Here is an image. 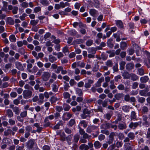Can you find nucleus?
Segmentation results:
<instances>
[{
	"label": "nucleus",
	"instance_id": "obj_1",
	"mask_svg": "<svg viewBox=\"0 0 150 150\" xmlns=\"http://www.w3.org/2000/svg\"><path fill=\"white\" fill-rule=\"evenodd\" d=\"M23 94L24 98L28 99L31 97L32 95V93L30 91L25 90L23 91Z\"/></svg>",
	"mask_w": 150,
	"mask_h": 150
},
{
	"label": "nucleus",
	"instance_id": "obj_2",
	"mask_svg": "<svg viewBox=\"0 0 150 150\" xmlns=\"http://www.w3.org/2000/svg\"><path fill=\"white\" fill-rule=\"evenodd\" d=\"M90 112L86 109H84L83 111V113L81 115V117L83 119H85L88 117Z\"/></svg>",
	"mask_w": 150,
	"mask_h": 150
},
{
	"label": "nucleus",
	"instance_id": "obj_3",
	"mask_svg": "<svg viewBox=\"0 0 150 150\" xmlns=\"http://www.w3.org/2000/svg\"><path fill=\"white\" fill-rule=\"evenodd\" d=\"M141 122H132L129 124V128L134 129H135L138 125H141Z\"/></svg>",
	"mask_w": 150,
	"mask_h": 150
},
{
	"label": "nucleus",
	"instance_id": "obj_4",
	"mask_svg": "<svg viewBox=\"0 0 150 150\" xmlns=\"http://www.w3.org/2000/svg\"><path fill=\"white\" fill-rule=\"evenodd\" d=\"M98 128V127L94 125L89 126L87 128L86 132L88 133H90L93 130L95 129H96Z\"/></svg>",
	"mask_w": 150,
	"mask_h": 150
},
{
	"label": "nucleus",
	"instance_id": "obj_5",
	"mask_svg": "<svg viewBox=\"0 0 150 150\" xmlns=\"http://www.w3.org/2000/svg\"><path fill=\"white\" fill-rule=\"evenodd\" d=\"M93 81L92 80L88 79L86 80L85 84V86L86 88H89L91 86V84L93 83Z\"/></svg>",
	"mask_w": 150,
	"mask_h": 150
},
{
	"label": "nucleus",
	"instance_id": "obj_6",
	"mask_svg": "<svg viewBox=\"0 0 150 150\" xmlns=\"http://www.w3.org/2000/svg\"><path fill=\"white\" fill-rule=\"evenodd\" d=\"M104 80V78L103 77L100 78L98 80L97 82L95 83V85L96 87H99L101 86V83Z\"/></svg>",
	"mask_w": 150,
	"mask_h": 150
},
{
	"label": "nucleus",
	"instance_id": "obj_7",
	"mask_svg": "<svg viewBox=\"0 0 150 150\" xmlns=\"http://www.w3.org/2000/svg\"><path fill=\"white\" fill-rule=\"evenodd\" d=\"M15 65L16 67L18 69L20 70H23V68L21 64L18 62H15Z\"/></svg>",
	"mask_w": 150,
	"mask_h": 150
},
{
	"label": "nucleus",
	"instance_id": "obj_8",
	"mask_svg": "<svg viewBox=\"0 0 150 150\" xmlns=\"http://www.w3.org/2000/svg\"><path fill=\"white\" fill-rule=\"evenodd\" d=\"M50 76V75L49 73L44 72L42 76L43 79L45 81H47Z\"/></svg>",
	"mask_w": 150,
	"mask_h": 150
},
{
	"label": "nucleus",
	"instance_id": "obj_9",
	"mask_svg": "<svg viewBox=\"0 0 150 150\" xmlns=\"http://www.w3.org/2000/svg\"><path fill=\"white\" fill-rule=\"evenodd\" d=\"M49 59L50 62L53 63L57 60V58L52 55H50L49 56Z\"/></svg>",
	"mask_w": 150,
	"mask_h": 150
},
{
	"label": "nucleus",
	"instance_id": "obj_10",
	"mask_svg": "<svg viewBox=\"0 0 150 150\" xmlns=\"http://www.w3.org/2000/svg\"><path fill=\"white\" fill-rule=\"evenodd\" d=\"M149 78L148 76H145L140 78V81L142 83H145L148 80Z\"/></svg>",
	"mask_w": 150,
	"mask_h": 150
},
{
	"label": "nucleus",
	"instance_id": "obj_11",
	"mask_svg": "<svg viewBox=\"0 0 150 150\" xmlns=\"http://www.w3.org/2000/svg\"><path fill=\"white\" fill-rule=\"evenodd\" d=\"M79 148L81 150H87L89 149V147L87 145L82 144L80 145Z\"/></svg>",
	"mask_w": 150,
	"mask_h": 150
},
{
	"label": "nucleus",
	"instance_id": "obj_12",
	"mask_svg": "<svg viewBox=\"0 0 150 150\" xmlns=\"http://www.w3.org/2000/svg\"><path fill=\"white\" fill-rule=\"evenodd\" d=\"M149 91V89L148 88L146 89V90H142L140 91V94L141 96H146V92Z\"/></svg>",
	"mask_w": 150,
	"mask_h": 150
},
{
	"label": "nucleus",
	"instance_id": "obj_13",
	"mask_svg": "<svg viewBox=\"0 0 150 150\" xmlns=\"http://www.w3.org/2000/svg\"><path fill=\"white\" fill-rule=\"evenodd\" d=\"M97 11L93 9H91L89 11V13L91 16L93 17H95L97 13Z\"/></svg>",
	"mask_w": 150,
	"mask_h": 150
},
{
	"label": "nucleus",
	"instance_id": "obj_14",
	"mask_svg": "<svg viewBox=\"0 0 150 150\" xmlns=\"http://www.w3.org/2000/svg\"><path fill=\"white\" fill-rule=\"evenodd\" d=\"M95 147L96 149H99L101 146V144L98 141H96L94 143Z\"/></svg>",
	"mask_w": 150,
	"mask_h": 150
},
{
	"label": "nucleus",
	"instance_id": "obj_15",
	"mask_svg": "<svg viewBox=\"0 0 150 150\" xmlns=\"http://www.w3.org/2000/svg\"><path fill=\"white\" fill-rule=\"evenodd\" d=\"M110 127V124L109 123H106L103 124L101 127V128L104 129H108Z\"/></svg>",
	"mask_w": 150,
	"mask_h": 150
},
{
	"label": "nucleus",
	"instance_id": "obj_16",
	"mask_svg": "<svg viewBox=\"0 0 150 150\" xmlns=\"http://www.w3.org/2000/svg\"><path fill=\"white\" fill-rule=\"evenodd\" d=\"M118 127L119 129H123L126 128V126L125 123H119Z\"/></svg>",
	"mask_w": 150,
	"mask_h": 150
},
{
	"label": "nucleus",
	"instance_id": "obj_17",
	"mask_svg": "<svg viewBox=\"0 0 150 150\" xmlns=\"http://www.w3.org/2000/svg\"><path fill=\"white\" fill-rule=\"evenodd\" d=\"M63 122L62 121H60L58 122V123L54 126V128L55 129H59L60 125H62Z\"/></svg>",
	"mask_w": 150,
	"mask_h": 150
},
{
	"label": "nucleus",
	"instance_id": "obj_18",
	"mask_svg": "<svg viewBox=\"0 0 150 150\" xmlns=\"http://www.w3.org/2000/svg\"><path fill=\"white\" fill-rule=\"evenodd\" d=\"M9 40L10 41L12 42H15L16 41V38L15 36L13 35H12L10 36Z\"/></svg>",
	"mask_w": 150,
	"mask_h": 150
},
{
	"label": "nucleus",
	"instance_id": "obj_19",
	"mask_svg": "<svg viewBox=\"0 0 150 150\" xmlns=\"http://www.w3.org/2000/svg\"><path fill=\"white\" fill-rule=\"evenodd\" d=\"M84 42V41L83 39H77L74 40V44H78L83 43Z\"/></svg>",
	"mask_w": 150,
	"mask_h": 150
},
{
	"label": "nucleus",
	"instance_id": "obj_20",
	"mask_svg": "<svg viewBox=\"0 0 150 150\" xmlns=\"http://www.w3.org/2000/svg\"><path fill=\"white\" fill-rule=\"evenodd\" d=\"M63 107L64 110L65 111H68L70 108V106L67 104L64 103L63 105Z\"/></svg>",
	"mask_w": 150,
	"mask_h": 150
},
{
	"label": "nucleus",
	"instance_id": "obj_21",
	"mask_svg": "<svg viewBox=\"0 0 150 150\" xmlns=\"http://www.w3.org/2000/svg\"><path fill=\"white\" fill-rule=\"evenodd\" d=\"M131 119L135 120H136V113L134 111H132L131 112Z\"/></svg>",
	"mask_w": 150,
	"mask_h": 150
},
{
	"label": "nucleus",
	"instance_id": "obj_22",
	"mask_svg": "<svg viewBox=\"0 0 150 150\" xmlns=\"http://www.w3.org/2000/svg\"><path fill=\"white\" fill-rule=\"evenodd\" d=\"M122 109L124 112H129V106L127 105L123 106L122 108Z\"/></svg>",
	"mask_w": 150,
	"mask_h": 150
},
{
	"label": "nucleus",
	"instance_id": "obj_23",
	"mask_svg": "<svg viewBox=\"0 0 150 150\" xmlns=\"http://www.w3.org/2000/svg\"><path fill=\"white\" fill-rule=\"evenodd\" d=\"M40 2L44 6H47L49 4V2L47 0H40Z\"/></svg>",
	"mask_w": 150,
	"mask_h": 150
},
{
	"label": "nucleus",
	"instance_id": "obj_24",
	"mask_svg": "<svg viewBox=\"0 0 150 150\" xmlns=\"http://www.w3.org/2000/svg\"><path fill=\"white\" fill-rule=\"evenodd\" d=\"M125 64V62L123 61H121L120 63V69L121 70H122L124 68V67Z\"/></svg>",
	"mask_w": 150,
	"mask_h": 150
},
{
	"label": "nucleus",
	"instance_id": "obj_25",
	"mask_svg": "<svg viewBox=\"0 0 150 150\" xmlns=\"http://www.w3.org/2000/svg\"><path fill=\"white\" fill-rule=\"evenodd\" d=\"M116 24L117 25L119 28H122L123 27L122 23L120 21H117L116 22Z\"/></svg>",
	"mask_w": 150,
	"mask_h": 150
},
{
	"label": "nucleus",
	"instance_id": "obj_26",
	"mask_svg": "<svg viewBox=\"0 0 150 150\" xmlns=\"http://www.w3.org/2000/svg\"><path fill=\"white\" fill-rule=\"evenodd\" d=\"M62 69V66L57 67L56 69L54 70V71L55 73L57 74H59L60 73V71H61V70Z\"/></svg>",
	"mask_w": 150,
	"mask_h": 150
},
{
	"label": "nucleus",
	"instance_id": "obj_27",
	"mask_svg": "<svg viewBox=\"0 0 150 150\" xmlns=\"http://www.w3.org/2000/svg\"><path fill=\"white\" fill-rule=\"evenodd\" d=\"M96 49L95 48L92 47L88 49V52L92 54H95L96 53Z\"/></svg>",
	"mask_w": 150,
	"mask_h": 150
},
{
	"label": "nucleus",
	"instance_id": "obj_28",
	"mask_svg": "<svg viewBox=\"0 0 150 150\" xmlns=\"http://www.w3.org/2000/svg\"><path fill=\"white\" fill-rule=\"evenodd\" d=\"M7 113L8 116L9 117H11L13 116V114L12 110L10 109H8L7 110Z\"/></svg>",
	"mask_w": 150,
	"mask_h": 150
},
{
	"label": "nucleus",
	"instance_id": "obj_29",
	"mask_svg": "<svg viewBox=\"0 0 150 150\" xmlns=\"http://www.w3.org/2000/svg\"><path fill=\"white\" fill-rule=\"evenodd\" d=\"M54 118V116L53 115H50L48 117H46L45 119V122H46L48 121L49 119L52 120Z\"/></svg>",
	"mask_w": 150,
	"mask_h": 150
},
{
	"label": "nucleus",
	"instance_id": "obj_30",
	"mask_svg": "<svg viewBox=\"0 0 150 150\" xmlns=\"http://www.w3.org/2000/svg\"><path fill=\"white\" fill-rule=\"evenodd\" d=\"M69 33L71 35H76V31L74 29H71L69 31Z\"/></svg>",
	"mask_w": 150,
	"mask_h": 150
},
{
	"label": "nucleus",
	"instance_id": "obj_31",
	"mask_svg": "<svg viewBox=\"0 0 150 150\" xmlns=\"http://www.w3.org/2000/svg\"><path fill=\"white\" fill-rule=\"evenodd\" d=\"M127 44L125 42H121L120 44V47L123 50L126 47Z\"/></svg>",
	"mask_w": 150,
	"mask_h": 150
},
{
	"label": "nucleus",
	"instance_id": "obj_32",
	"mask_svg": "<svg viewBox=\"0 0 150 150\" xmlns=\"http://www.w3.org/2000/svg\"><path fill=\"white\" fill-rule=\"evenodd\" d=\"M133 67V65L131 63L127 64L126 65V68L127 70H130L132 69Z\"/></svg>",
	"mask_w": 150,
	"mask_h": 150
},
{
	"label": "nucleus",
	"instance_id": "obj_33",
	"mask_svg": "<svg viewBox=\"0 0 150 150\" xmlns=\"http://www.w3.org/2000/svg\"><path fill=\"white\" fill-rule=\"evenodd\" d=\"M64 97L65 99L69 98L70 97V95L67 92H64L63 93Z\"/></svg>",
	"mask_w": 150,
	"mask_h": 150
},
{
	"label": "nucleus",
	"instance_id": "obj_34",
	"mask_svg": "<svg viewBox=\"0 0 150 150\" xmlns=\"http://www.w3.org/2000/svg\"><path fill=\"white\" fill-rule=\"evenodd\" d=\"M80 136L78 134H76L74 136V140L75 142H77L79 139Z\"/></svg>",
	"mask_w": 150,
	"mask_h": 150
},
{
	"label": "nucleus",
	"instance_id": "obj_35",
	"mask_svg": "<svg viewBox=\"0 0 150 150\" xmlns=\"http://www.w3.org/2000/svg\"><path fill=\"white\" fill-rule=\"evenodd\" d=\"M34 142V139H30L29 141L28 145L30 148H32L33 146Z\"/></svg>",
	"mask_w": 150,
	"mask_h": 150
},
{
	"label": "nucleus",
	"instance_id": "obj_36",
	"mask_svg": "<svg viewBox=\"0 0 150 150\" xmlns=\"http://www.w3.org/2000/svg\"><path fill=\"white\" fill-rule=\"evenodd\" d=\"M131 79L133 81H136L138 79V77L137 75L133 74L131 76Z\"/></svg>",
	"mask_w": 150,
	"mask_h": 150
},
{
	"label": "nucleus",
	"instance_id": "obj_37",
	"mask_svg": "<svg viewBox=\"0 0 150 150\" xmlns=\"http://www.w3.org/2000/svg\"><path fill=\"white\" fill-rule=\"evenodd\" d=\"M76 93L79 96H81L82 95V92L81 89L79 88H76Z\"/></svg>",
	"mask_w": 150,
	"mask_h": 150
},
{
	"label": "nucleus",
	"instance_id": "obj_38",
	"mask_svg": "<svg viewBox=\"0 0 150 150\" xmlns=\"http://www.w3.org/2000/svg\"><path fill=\"white\" fill-rule=\"evenodd\" d=\"M80 124L81 126H83L84 127H86L87 126V124L86 122L84 120H82L80 121Z\"/></svg>",
	"mask_w": 150,
	"mask_h": 150
},
{
	"label": "nucleus",
	"instance_id": "obj_39",
	"mask_svg": "<svg viewBox=\"0 0 150 150\" xmlns=\"http://www.w3.org/2000/svg\"><path fill=\"white\" fill-rule=\"evenodd\" d=\"M113 36L115 38H116V41L119 42L120 41L121 39L119 36L116 33H114L113 34Z\"/></svg>",
	"mask_w": 150,
	"mask_h": 150
},
{
	"label": "nucleus",
	"instance_id": "obj_40",
	"mask_svg": "<svg viewBox=\"0 0 150 150\" xmlns=\"http://www.w3.org/2000/svg\"><path fill=\"white\" fill-rule=\"evenodd\" d=\"M128 136L131 139H133L135 137L134 133L132 132H129V133L128 134Z\"/></svg>",
	"mask_w": 150,
	"mask_h": 150
},
{
	"label": "nucleus",
	"instance_id": "obj_41",
	"mask_svg": "<svg viewBox=\"0 0 150 150\" xmlns=\"http://www.w3.org/2000/svg\"><path fill=\"white\" fill-rule=\"evenodd\" d=\"M38 22V20H31L30 21V24L34 26L36 25Z\"/></svg>",
	"mask_w": 150,
	"mask_h": 150
},
{
	"label": "nucleus",
	"instance_id": "obj_42",
	"mask_svg": "<svg viewBox=\"0 0 150 150\" xmlns=\"http://www.w3.org/2000/svg\"><path fill=\"white\" fill-rule=\"evenodd\" d=\"M27 16V15L25 13H23L21 16L19 18L22 21L25 20V18Z\"/></svg>",
	"mask_w": 150,
	"mask_h": 150
},
{
	"label": "nucleus",
	"instance_id": "obj_43",
	"mask_svg": "<svg viewBox=\"0 0 150 150\" xmlns=\"http://www.w3.org/2000/svg\"><path fill=\"white\" fill-rule=\"evenodd\" d=\"M52 91L54 92H56L58 90V87L55 84H53L52 86Z\"/></svg>",
	"mask_w": 150,
	"mask_h": 150
},
{
	"label": "nucleus",
	"instance_id": "obj_44",
	"mask_svg": "<svg viewBox=\"0 0 150 150\" xmlns=\"http://www.w3.org/2000/svg\"><path fill=\"white\" fill-rule=\"evenodd\" d=\"M138 72L140 76L143 75L144 74V71L142 68H140L138 69Z\"/></svg>",
	"mask_w": 150,
	"mask_h": 150
},
{
	"label": "nucleus",
	"instance_id": "obj_45",
	"mask_svg": "<svg viewBox=\"0 0 150 150\" xmlns=\"http://www.w3.org/2000/svg\"><path fill=\"white\" fill-rule=\"evenodd\" d=\"M62 51L66 55L68 54L69 53L68 48L66 47H64L63 48Z\"/></svg>",
	"mask_w": 150,
	"mask_h": 150
},
{
	"label": "nucleus",
	"instance_id": "obj_46",
	"mask_svg": "<svg viewBox=\"0 0 150 150\" xmlns=\"http://www.w3.org/2000/svg\"><path fill=\"white\" fill-rule=\"evenodd\" d=\"M21 6L23 8H26L28 6V3L24 2H23L21 3Z\"/></svg>",
	"mask_w": 150,
	"mask_h": 150
},
{
	"label": "nucleus",
	"instance_id": "obj_47",
	"mask_svg": "<svg viewBox=\"0 0 150 150\" xmlns=\"http://www.w3.org/2000/svg\"><path fill=\"white\" fill-rule=\"evenodd\" d=\"M13 111L15 112L16 114L18 115L19 113V110L18 108L17 107H14L13 109Z\"/></svg>",
	"mask_w": 150,
	"mask_h": 150
},
{
	"label": "nucleus",
	"instance_id": "obj_48",
	"mask_svg": "<svg viewBox=\"0 0 150 150\" xmlns=\"http://www.w3.org/2000/svg\"><path fill=\"white\" fill-rule=\"evenodd\" d=\"M112 41V39L111 38H110L107 41L108 44V46L111 47H113V45L112 44H111V42Z\"/></svg>",
	"mask_w": 150,
	"mask_h": 150
},
{
	"label": "nucleus",
	"instance_id": "obj_49",
	"mask_svg": "<svg viewBox=\"0 0 150 150\" xmlns=\"http://www.w3.org/2000/svg\"><path fill=\"white\" fill-rule=\"evenodd\" d=\"M8 122L10 125H14L15 124V121L11 118L8 120Z\"/></svg>",
	"mask_w": 150,
	"mask_h": 150
},
{
	"label": "nucleus",
	"instance_id": "obj_50",
	"mask_svg": "<svg viewBox=\"0 0 150 150\" xmlns=\"http://www.w3.org/2000/svg\"><path fill=\"white\" fill-rule=\"evenodd\" d=\"M51 34L50 33L48 32L46 33L44 35V38L45 40L48 39L50 36Z\"/></svg>",
	"mask_w": 150,
	"mask_h": 150
},
{
	"label": "nucleus",
	"instance_id": "obj_51",
	"mask_svg": "<svg viewBox=\"0 0 150 150\" xmlns=\"http://www.w3.org/2000/svg\"><path fill=\"white\" fill-rule=\"evenodd\" d=\"M15 90L17 91L18 93L19 94H21L23 91V89L21 88H16Z\"/></svg>",
	"mask_w": 150,
	"mask_h": 150
},
{
	"label": "nucleus",
	"instance_id": "obj_52",
	"mask_svg": "<svg viewBox=\"0 0 150 150\" xmlns=\"http://www.w3.org/2000/svg\"><path fill=\"white\" fill-rule=\"evenodd\" d=\"M27 63H28L27 65V69L29 72H31V71L30 69L32 67L33 65L30 63H29L28 62H27Z\"/></svg>",
	"mask_w": 150,
	"mask_h": 150
},
{
	"label": "nucleus",
	"instance_id": "obj_53",
	"mask_svg": "<svg viewBox=\"0 0 150 150\" xmlns=\"http://www.w3.org/2000/svg\"><path fill=\"white\" fill-rule=\"evenodd\" d=\"M25 129L27 132H29L32 130V127L29 125H28L25 127Z\"/></svg>",
	"mask_w": 150,
	"mask_h": 150
},
{
	"label": "nucleus",
	"instance_id": "obj_54",
	"mask_svg": "<svg viewBox=\"0 0 150 150\" xmlns=\"http://www.w3.org/2000/svg\"><path fill=\"white\" fill-rule=\"evenodd\" d=\"M69 87V86L68 83H65L64 85V88L65 91L68 90Z\"/></svg>",
	"mask_w": 150,
	"mask_h": 150
},
{
	"label": "nucleus",
	"instance_id": "obj_55",
	"mask_svg": "<svg viewBox=\"0 0 150 150\" xmlns=\"http://www.w3.org/2000/svg\"><path fill=\"white\" fill-rule=\"evenodd\" d=\"M145 101V98L143 97H139L138 101L141 103H143Z\"/></svg>",
	"mask_w": 150,
	"mask_h": 150
},
{
	"label": "nucleus",
	"instance_id": "obj_56",
	"mask_svg": "<svg viewBox=\"0 0 150 150\" xmlns=\"http://www.w3.org/2000/svg\"><path fill=\"white\" fill-rule=\"evenodd\" d=\"M148 111V109L147 107L144 106H143L142 109V111L143 113L146 112Z\"/></svg>",
	"mask_w": 150,
	"mask_h": 150
},
{
	"label": "nucleus",
	"instance_id": "obj_57",
	"mask_svg": "<svg viewBox=\"0 0 150 150\" xmlns=\"http://www.w3.org/2000/svg\"><path fill=\"white\" fill-rule=\"evenodd\" d=\"M78 127H79V132L80 134L81 135H83L85 132V131L84 130L81 129L80 127L79 126V125H78Z\"/></svg>",
	"mask_w": 150,
	"mask_h": 150
},
{
	"label": "nucleus",
	"instance_id": "obj_58",
	"mask_svg": "<svg viewBox=\"0 0 150 150\" xmlns=\"http://www.w3.org/2000/svg\"><path fill=\"white\" fill-rule=\"evenodd\" d=\"M93 42V41L92 40H88L86 42V45L87 46H91Z\"/></svg>",
	"mask_w": 150,
	"mask_h": 150
},
{
	"label": "nucleus",
	"instance_id": "obj_59",
	"mask_svg": "<svg viewBox=\"0 0 150 150\" xmlns=\"http://www.w3.org/2000/svg\"><path fill=\"white\" fill-rule=\"evenodd\" d=\"M57 65L55 64H52L50 69L53 70H55L57 67Z\"/></svg>",
	"mask_w": 150,
	"mask_h": 150
},
{
	"label": "nucleus",
	"instance_id": "obj_60",
	"mask_svg": "<svg viewBox=\"0 0 150 150\" xmlns=\"http://www.w3.org/2000/svg\"><path fill=\"white\" fill-rule=\"evenodd\" d=\"M28 23L27 22L25 21H23L21 24V26L25 28L28 26Z\"/></svg>",
	"mask_w": 150,
	"mask_h": 150
},
{
	"label": "nucleus",
	"instance_id": "obj_61",
	"mask_svg": "<svg viewBox=\"0 0 150 150\" xmlns=\"http://www.w3.org/2000/svg\"><path fill=\"white\" fill-rule=\"evenodd\" d=\"M106 64L108 67H111L112 65V62L111 60L108 61L106 62Z\"/></svg>",
	"mask_w": 150,
	"mask_h": 150
},
{
	"label": "nucleus",
	"instance_id": "obj_62",
	"mask_svg": "<svg viewBox=\"0 0 150 150\" xmlns=\"http://www.w3.org/2000/svg\"><path fill=\"white\" fill-rule=\"evenodd\" d=\"M105 138V136L102 134H100L98 137V139L100 141L103 140Z\"/></svg>",
	"mask_w": 150,
	"mask_h": 150
},
{
	"label": "nucleus",
	"instance_id": "obj_63",
	"mask_svg": "<svg viewBox=\"0 0 150 150\" xmlns=\"http://www.w3.org/2000/svg\"><path fill=\"white\" fill-rule=\"evenodd\" d=\"M18 8L17 7H14L13 10V13L14 14H16L17 12Z\"/></svg>",
	"mask_w": 150,
	"mask_h": 150
},
{
	"label": "nucleus",
	"instance_id": "obj_64",
	"mask_svg": "<svg viewBox=\"0 0 150 150\" xmlns=\"http://www.w3.org/2000/svg\"><path fill=\"white\" fill-rule=\"evenodd\" d=\"M42 149L43 150H50V148L48 145H44L43 146Z\"/></svg>",
	"mask_w": 150,
	"mask_h": 150
}]
</instances>
